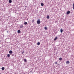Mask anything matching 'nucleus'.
I'll return each mask as SVG.
<instances>
[{
	"label": "nucleus",
	"mask_w": 74,
	"mask_h": 74,
	"mask_svg": "<svg viewBox=\"0 0 74 74\" xmlns=\"http://www.w3.org/2000/svg\"><path fill=\"white\" fill-rule=\"evenodd\" d=\"M47 19H49V16H47Z\"/></svg>",
	"instance_id": "4468645a"
},
{
	"label": "nucleus",
	"mask_w": 74,
	"mask_h": 74,
	"mask_svg": "<svg viewBox=\"0 0 74 74\" xmlns=\"http://www.w3.org/2000/svg\"><path fill=\"white\" fill-rule=\"evenodd\" d=\"M44 29H45V30H47V27H45L44 28Z\"/></svg>",
	"instance_id": "a211bd4d"
},
{
	"label": "nucleus",
	"mask_w": 74,
	"mask_h": 74,
	"mask_svg": "<svg viewBox=\"0 0 74 74\" xmlns=\"http://www.w3.org/2000/svg\"><path fill=\"white\" fill-rule=\"evenodd\" d=\"M7 56L8 58L10 57V54H7Z\"/></svg>",
	"instance_id": "6e6552de"
},
{
	"label": "nucleus",
	"mask_w": 74,
	"mask_h": 74,
	"mask_svg": "<svg viewBox=\"0 0 74 74\" xmlns=\"http://www.w3.org/2000/svg\"><path fill=\"white\" fill-rule=\"evenodd\" d=\"M17 32L18 33H21V31L19 30H18Z\"/></svg>",
	"instance_id": "0eeeda50"
},
{
	"label": "nucleus",
	"mask_w": 74,
	"mask_h": 74,
	"mask_svg": "<svg viewBox=\"0 0 74 74\" xmlns=\"http://www.w3.org/2000/svg\"><path fill=\"white\" fill-rule=\"evenodd\" d=\"M73 10H74V3L73 4Z\"/></svg>",
	"instance_id": "6ab92c4d"
},
{
	"label": "nucleus",
	"mask_w": 74,
	"mask_h": 74,
	"mask_svg": "<svg viewBox=\"0 0 74 74\" xmlns=\"http://www.w3.org/2000/svg\"><path fill=\"white\" fill-rule=\"evenodd\" d=\"M55 64H58V62H55Z\"/></svg>",
	"instance_id": "412c9836"
},
{
	"label": "nucleus",
	"mask_w": 74,
	"mask_h": 74,
	"mask_svg": "<svg viewBox=\"0 0 74 74\" xmlns=\"http://www.w3.org/2000/svg\"><path fill=\"white\" fill-rule=\"evenodd\" d=\"M9 53L10 54H12V51L11 50L10 51H9Z\"/></svg>",
	"instance_id": "7ed1b4c3"
},
{
	"label": "nucleus",
	"mask_w": 74,
	"mask_h": 74,
	"mask_svg": "<svg viewBox=\"0 0 74 74\" xmlns=\"http://www.w3.org/2000/svg\"><path fill=\"white\" fill-rule=\"evenodd\" d=\"M41 6H44V3H41Z\"/></svg>",
	"instance_id": "423d86ee"
},
{
	"label": "nucleus",
	"mask_w": 74,
	"mask_h": 74,
	"mask_svg": "<svg viewBox=\"0 0 74 74\" xmlns=\"http://www.w3.org/2000/svg\"><path fill=\"white\" fill-rule=\"evenodd\" d=\"M9 3H12V1L11 0H9Z\"/></svg>",
	"instance_id": "39448f33"
},
{
	"label": "nucleus",
	"mask_w": 74,
	"mask_h": 74,
	"mask_svg": "<svg viewBox=\"0 0 74 74\" xmlns=\"http://www.w3.org/2000/svg\"><path fill=\"white\" fill-rule=\"evenodd\" d=\"M37 44L38 45H40V42H38L37 43Z\"/></svg>",
	"instance_id": "9d476101"
},
{
	"label": "nucleus",
	"mask_w": 74,
	"mask_h": 74,
	"mask_svg": "<svg viewBox=\"0 0 74 74\" xmlns=\"http://www.w3.org/2000/svg\"><path fill=\"white\" fill-rule=\"evenodd\" d=\"M70 13V11H68L66 12V14L67 15H68Z\"/></svg>",
	"instance_id": "f03ea898"
},
{
	"label": "nucleus",
	"mask_w": 74,
	"mask_h": 74,
	"mask_svg": "<svg viewBox=\"0 0 74 74\" xmlns=\"http://www.w3.org/2000/svg\"><path fill=\"white\" fill-rule=\"evenodd\" d=\"M4 69H5V68L4 67H2L1 68V69H2V70H4Z\"/></svg>",
	"instance_id": "1a4fd4ad"
},
{
	"label": "nucleus",
	"mask_w": 74,
	"mask_h": 74,
	"mask_svg": "<svg viewBox=\"0 0 74 74\" xmlns=\"http://www.w3.org/2000/svg\"><path fill=\"white\" fill-rule=\"evenodd\" d=\"M24 25H27V22H25L24 23Z\"/></svg>",
	"instance_id": "2eb2a0df"
},
{
	"label": "nucleus",
	"mask_w": 74,
	"mask_h": 74,
	"mask_svg": "<svg viewBox=\"0 0 74 74\" xmlns=\"http://www.w3.org/2000/svg\"><path fill=\"white\" fill-rule=\"evenodd\" d=\"M34 22V20L32 21V22Z\"/></svg>",
	"instance_id": "5701e85b"
},
{
	"label": "nucleus",
	"mask_w": 74,
	"mask_h": 74,
	"mask_svg": "<svg viewBox=\"0 0 74 74\" xmlns=\"http://www.w3.org/2000/svg\"><path fill=\"white\" fill-rule=\"evenodd\" d=\"M59 60H62V58H59Z\"/></svg>",
	"instance_id": "dca6fc26"
},
{
	"label": "nucleus",
	"mask_w": 74,
	"mask_h": 74,
	"mask_svg": "<svg viewBox=\"0 0 74 74\" xmlns=\"http://www.w3.org/2000/svg\"><path fill=\"white\" fill-rule=\"evenodd\" d=\"M40 20L38 19L37 21V23L38 24H40Z\"/></svg>",
	"instance_id": "f257e3e1"
},
{
	"label": "nucleus",
	"mask_w": 74,
	"mask_h": 74,
	"mask_svg": "<svg viewBox=\"0 0 74 74\" xmlns=\"http://www.w3.org/2000/svg\"><path fill=\"white\" fill-rule=\"evenodd\" d=\"M66 63H67V64H69V61H67L66 62Z\"/></svg>",
	"instance_id": "f3484780"
},
{
	"label": "nucleus",
	"mask_w": 74,
	"mask_h": 74,
	"mask_svg": "<svg viewBox=\"0 0 74 74\" xmlns=\"http://www.w3.org/2000/svg\"><path fill=\"white\" fill-rule=\"evenodd\" d=\"M0 74H1V73H0Z\"/></svg>",
	"instance_id": "b1692460"
},
{
	"label": "nucleus",
	"mask_w": 74,
	"mask_h": 74,
	"mask_svg": "<svg viewBox=\"0 0 74 74\" xmlns=\"http://www.w3.org/2000/svg\"><path fill=\"white\" fill-rule=\"evenodd\" d=\"M25 53V51H23L22 52V54L23 55V54Z\"/></svg>",
	"instance_id": "ddd939ff"
},
{
	"label": "nucleus",
	"mask_w": 74,
	"mask_h": 74,
	"mask_svg": "<svg viewBox=\"0 0 74 74\" xmlns=\"http://www.w3.org/2000/svg\"><path fill=\"white\" fill-rule=\"evenodd\" d=\"M23 27V25H21L20 26V28H22Z\"/></svg>",
	"instance_id": "9b49d317"
},
{
	"label": "nucleus",
	"mask_w": 74,
	"mask_h": 74,
	"mask_svg": "<svg viewBox=\"0 0 74 74\" xmlns=\"http://www.w3.org/2000/svg\"><path fill=\"white\" fill-rule=\"evenodd\" d=\"M7 33H8V31L7 32Z\"/></svg>",
	"instance_id": "4be33fe9"
},
{
	"label": "nucleus",
	"mask_w": 74,
	"mask_h": 74,
	"mask_svg": "<svg viewBox=\"0 0 74 74\" xmlns=\"http://www.w3.org/2000/svg\"><path fill=\"white\" fill-rule=\"evenodd\" d=\"M24 61L25 62H27V60H26V59H25L24 60Z\"/></svg>",
	"instance_id": "aec40b11"
},
{
	"label": "nucleus",
	"mask_w": 74,
	"mask_h": 74,
	"mask_svg": "<svg viewBox=\"0 0 74 74\" xmlns=\"http://www.w3.org/2000/svg\"><path fill=\"white\" fill-rule=\"evenodd\" d=\"M60 32L61 33H62L63 32V29H60Z\"/></svg>",
	"instance_id": "f8f14e48"
},
{
	"label": "nucleus",
	"mask_w": 74,
	"mask_h": 74,
	"mask_svg": "<svg viewBox=\"0 0 74 74\" xmlns=\"http://www.w3.org/2000/svg\"><path fill=\"white\" fill-rule=\"evenodd\" d=\"M57 39H58V38H57V37H56L54 39V41H56V40Z\"/></svg>",
	"instance_id": "20e7f679"
}]
</instances>
